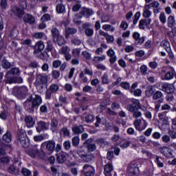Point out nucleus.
<instances>
[{
  "label": "nucleus",
  "instance_id": "obj_1",
  "mask_svg": "<svg viewBox=\"0 0 176 176\" xmlns=\"http://www.w3.org/2000/svg\"><path fill=\"white\" fill-rule=\"evenodd\" d=\"M42 97L38 94H31L23 103V107L28 113H34L35 108H39L42 104Z\"/></svg>",
  "mask_w": 176,
  "mask_h": 176
},
{
  "label": "nucleus",
  "instance_id": "obj_2",
  "mask_svg": "<svg viewBox=\"0 0 176 176\" xmlns=\"http://www.w3.org/2000/svg\"><path fill=\"white\" fill-rule=\"evenodd\" d=\"M12 94L18 100H25L30 96V89L25 85L16 86L12 88Z\"/></svg>",
  "mask_w": 176,
  "mask_h": 176
},
{
  "label": "nucleus",
  "instance_id": "obj_3",
  "mask_svg": "<svg viewBox=\"0 0 176 176\" xmlns=\"http://www.w3.org/2000/svg\"><path fill=\"white\" fill-rule=\"evenodd\" d=\"M16 142L22 145L23 148H27L30 146V139L27 138V133L24 129H18Z\"/></svg>",
  "mask_w": 176,
  "mask_h": 176
},
{
  "label": "nucleus",
  "instance_id": "obj_4",
  "mask_svg": "<svg viewBox=\"0 0 176 176\" xmlns=\"http://www.w3.org/2000/svg\"><path fill=\"white\" fill-rule=\"evenodd\" d=\"M44 149L49 153H53L56 149V141L48 140L43 142L41 145V151L43 155H45Z\"/></svg>",
  "mask_w": 176,
  "mask_h": 176
},
{
  "label": "nucleus",
  "instance_id": "obj_5",
  "mask_svg": "<svg viewBox=\"0 0 176 176\" xmlns=\"http://www.w3.org/2000/svg\"><path fill=\"white\" fill-rule=\"evenodd\" d=\"M60 90V87L57 84H52L45 92V100H50L54 98V94H57V92Z\"/></svg>",
  "mask_w": 176,
  "mask_h": 176
},
{
  "label": "nucleus",
  "instance_id": "obj_6",
  "mask_svg": "<svg viewBox=\"0 0 176 176\" xmlns=\"http://www.w3.org/2000/svg\"><path fill=\"white\" fill-rule=\"evenodd\" d=\"M141 103L138 99H131V103L126 105V109L129 112H135L141 108Z\"/></svg>",
  "mask_w": 176,
  "mask_h": 176
},
{
  "label": "nucleus",
  "instance_id": "obj_7",
  "mask_svg": "<svg viewBox=\"0 0 176 176\" xmlns=\"http://www.w3.org/2000/svg\"><path fill=\"white\" fill-rule=\"evenodd\" d=\"M159 152L162 153L165 157L168 159H170L171 157H174V153L173 150L170 149V148L167 146H161L159 148Z\"/></svg>",
  "mask_w": 176,
  "mask_h": 176
},
{
  "label": "nucleus",
  "instance_id": "obj_8",
  "mask_svg": "<svg viewBox=\"0 0 176 176\" xmlns=\"http://www.w3.org/2000/svg\"><path fill=\"white\" fill-rule=\"evenodd\" d=\"M133 124L138 131H142V130H145L146 129V126H148V122L143 120L141 121L140 119H137L134 121Z\"/></svg>",
  "mask_w": 176,
  "mask_h": 176
},
{
  "label": "nucleus",
  "instance_id": "obj_9",
  "mask_svg": "<svg viewBox=\"0 0 176 176\" xmlns=\"http://www.w3.org/2000/svg\"><path fill=\"white\" fill-rule=\"evenodd\" d=\"M136 87H138V83L137 82L132 84L131 89H129V93L135 96V97H141L142 90L141 89H135Z\"/></svg>",
  "mask_w": 176,
  "mask_h": 176
},
{
  "label": "nucleus",
  "instance_id": "obj_10",
  "mask_svg": "<svg viewBox=\"0 0 176 176\" xmlns=\"http://www.w3.org/2000/svg\"><path fill=\"white\" fill-rule=\"evenodd\" d=\"M107 55L108 57H109V61L111 65H113L115 63H116V60H118V57H116V54L115 52V50L112 48H109V50L107 52Z\"/></svg>",
  "mask_w": 176,
  "mask_h": 176
},
{
  "label": "nucleus",
  "instance_id": "obj_11",
  "mask_svg": "<svg viewBox=\"0 0 176 176\" xmlns=\"http://www.w3.org/2000/svg\"><path fill=\"white\" fill-rule=\"evenodd\" d=\"M36 130L37 133H41V131L49 130V122H45L44 121H39L38 122H37Z\"/></svg>",
  "mask_w": 176,
  "mask_h": 176
},
{
  "label": "nucleus",
  "instance_id": "obj_12",
  "mask_svg": "<svg viewBox=\"0 0 176 176\" xmlns=\"http://www.w3.org/2000/svg\"><path fill=\"white\" fill-rule=\"evenodd\" d=\"M132 36L133 39L135 41V45H142V43L145 42V36L140 37V34L138 32H133Z\"/></svg>",
  "mask_w": 176,
  "mask_h": 176
},
{
  "label": "nucleus",
  "instance_id": "obj_13",
  "mask_svg": "<svg viewBox=\"0 0 176 176\" xmlns=\"http://www.w3.org/2000/svg\"><path fill=\"white\" fill-rule=\"evenodd\" d=\"M26 153H28L30 157L35 159L36 156H39L40 153L36 146H33L30 147L28 151H26Z\"/></svg>",
  "mask_w": 176,
  "mask_h": 176
},
{
  "label": "nucleus",
  "instance_id": "obj_14",
  "mask_svg": "<svg viewBox=\"0 0 176 176\" xmlns=\"http://www.w3.org/2000/svg\"><path fill=\"white\" fill-rule=\"evenodd\" d=\"M138 165L135 163L131 164L128 166V173L129 176L137 175V171H138Z\"/></svg>",
  "mask_w": 176,
  "mask_h": 176
},
{
  "label": "nucleus",
  "instance_id": "obj_15",
  "mask_svg": "<svg viewBox=\"0 0 176 176\" xmlns=\"http://www.w3.org/2000/svg\"><path fill=\"white\" fill-rule=\"evenodd\" d=\"M26 127L31 129L35 126V119L31 116H25L24 118Z\"/></svg>",
  "mask_w": 176,
  "mask_h": 176
},
{
  "label": "nucleus",
  "instance_id": "obj_16",
  "mask_svg": "<svg viewBox=\"0 0 176 176\" xmlns=\"http://www.w3.org/2000/svg\"><path fill=\"white\" fill-rule=\"evenodd\" d=\"M11 75H20V69L18 67H12L10 70L8 71L6 74V78L8 80L12 79Z\"/></svg>",
  "mask_w": 176,
  "mask_h": 176
},
{
  "label": "nucleus",
  "instance_id": "obj_17",
  "mask_svg": "<svg viewBox=\"0 0 176 176\" xmlns=\"http://www.w3.org/2000/svg\"><path fill=\"white\" fill-rule=\"evenodd\" d=\"M36 82L37 85H46L47 83V77L45 74H37Z\"/></svg>",
  "mask_w": 176,
  "mask_h": 176
},
{
  "label": "nucleus",
  "instance_id": "obj_18",
  "mask_svg": "<svg viewBox=\"0 0 176 176\" xmlns=\"http://www.w3.org/2000/svg\"><path fill=\"white\" fill-rule=\"evenodd\" d=\"M34 74H35V70L31 71L30 68H26L25 71L24 72V74L29 76V78H28V82L29 83H32V82H34V79H35Z\"/></svg>",
  "mask_w": 176,
  "mask_h": 176
},
{
  "label": "nucleus",
  "instance_id": "obj_19",
  "mask_svg": "<svg viewBox=\"0 0 176 176\" xmlns=\"http://www.w3.org/2000/svg\"><path fill=\"white\" fill-rule=\"evenodd\" d=\"M151 23H152V19L149 18L147 19H141L139 21L140 30H145V27H149V25H151Z\"/></svg>",
  "mask_w": 176,
  "mask_h": 176
},
{
  "label": "nucleus",
  "instance_id": "obj_20",
  "mask_svg": "<svg viewBox=\"0 0 176 176\" xmlns=\"http://www.w3.org/2000/svg\"><path fill=\"white\" fill-rule=\"evenodd\" d=\"M175 74V71L171 69L170 70L166 72L164 76H162L161 79H162V80H171V79L174 78Z\"/></svg>",
  "mask_w": 176,
  "mask_h": 176
},
{
  "label": "nucleus",
  "instance_id": "obj_21",
  "mask_svg": "<svg viewBox=\"0 0 176 176\" xmlns=\"http://www.w3.org/2000/svg\"><path fill=\"white\" fill-rule=\"evenodd\" d=\"M56 160L59 164H63L67 161V153L61 151L60 153L56 154Z\"/></svg>",
  "mask_w": 176,
  "mask_h": 176
},
{
  "label": "nucleus",
  "instance_id": "obj_22",
  "mask_svg": "<svg viewBox=\"0 0 176 176\" xmlns=\"http://www.w3.org/2000/svg\"><path fill=\"white\" fill-rule=\"evenodd\" d=\"M23 21L26 24H30V25H32L35 24V17L30 14H26L23 16Z\"/></svg>",
  "mask_w": 176,
  "mask_h": 176
},
{
  "label": "nucleus",
  "instance_id": "obj_23",
  "mask_svg": "<svg viewBox=\"0 0 176 176\" xmlns=\"http://www.w3.org/2000/svg\"><path fill=\"white\" fill-rule=\"evenodd\" d=\"M34 54H38V53H41V52L45 49V44H43V41L37 42L34 45Z\"/></svg>",
  "mask_w": 176,
  "mask_h": 176
},
{
  "label": "nucleus",
  "instance_id": "obj_24",
  "mask_svg": "<svg viewBox=\"0 0 176 176\" xmlns=\"http://www.w3.org/2000/svg\"><path fill=\"white\" fill-rule=\"evenodd\" d=\"M1 65L4 69H10L14 65V64L10 63L6 58H1Z\"/></svg>",
  "mask_w": 176,
  "mask_h": 176
},
{
  "label": "nucleus",
  "instance_id": "obj_25",
  "mask_svg": "<svg viewBox=\"0 0 176 176\" xmlns=\"http://www.w3.org/2000/svg\"><path fill=\"white\" fill-rule=\"evenodd\" d=\"M164 95H163V92H162V91H156L155 92H154L153 95V100H158V102L159 103H162L163 102V101H164V99L163 98Z\"/></svg>",
  "mask_w": 176,
  "mask_h": 176
},
{
  "label": "nucleus",
  "instance_id": "obj_26",
  "mask_svg": "<svg viewBox=\"0 0 176 176\" xmlns=\"http://www.w3.org/2000/svg\"><path fill=\"white\" fill-rule=\"evenodd\" d=\"M154 94L155 90H153V85H148L146 87V90L144 91L146 97H147L148 98H151V97H153Z\"/></svg>",
  "mask_w": 176,
  "mask_h": 176
},
{
  "label": "nucleus",
  "instance_id": "obj_27",
  "mask_svg": "<svg viewBox=\"0 0 176 176\" xmlns=\"http://www.w3.org/2000/svg\"><path fill=\"white\" fill-rule=\"evenodd\" d=\"M162 91H164L165 93H167V94H173L174 92V85L173 84H168L165 83V85L164 86V89Z\"/></svg>",
  "mask_w": 176,
  "mask_h": 176
},
{
  "label": "nucleus",
  "instance_id": "obj_28",
  "mask_svg": "<svg viewBox=\"0 0 176 176\" xmlns=\"http://www.w3.org/2000/svg\"><path fill=\"white\" fill-rule=\"evenodd\" d=\"M12 12L14 13V16H16V17H19V19H21L24 14V11L19 7H14Z\"/></svg>",
  "mask_w": 176,
  "mask_h": 176
},
{
  "label": "nucleus",
  "instance_id": "obj_29",
  "mask_svg": "<svg viewBox=\"0 0 176 176\" xmlns=\"http://www.w3.org/2000/svg\"><path fill=\"white\" fill-rule=\"evenodd\" d=\"M113 170V166L111 164L108 163L104 166V175L105 176H112L111 173Z\"/></svg>",
  "mask_w": 176,
  "mask_h": 176
},
{
  "label": "nucleus",
  "instance_id": "obj_30",
  "mask_svg": "<svg viewBox=\"0 0 176 176\" xmlns=\"http://www.w3.org/2000/svg\"><path fill=\"white\" fill-rule=\"evenodd\" d=\"M78 32V30L74 28H67L65 29V36L66 39H68L69 35H74V34H76Z\"/></svg>",
  "mask_w": 176,
  "mask_h": 176
},
{
  "label": "nucleus",
  "instance_id": "obj_31",
  "mask_svg": "<svg viewBox=\"0 0 176 176\" xmlns=\"http://www.w3.org/2000/svg\"><path fill=\"white\" fill-rule=\"evenodd\" d=\"M58 126V120L56 118H53L51 120V126L50 130L52 131V133H56L57 131V127Z\"/></svg>",
  "mask_w": 176,
  "mask_h": 176
},
{
  "label": "nucleus",
  "instance_id": "obj_32",
  "mask_svg": "<svg viewBox=\"0 0 176 176\" xmlns=\"http://www.w3.org/2000/svg\"><path fill=\"white\" fill-rule=\"evenodd\" d=\"M72 130L74 134H82L85 131V128L82 125H78L73 126Z\"/></svg>",
  "mask_w": 176,
  "mask_h": 176
},
{
  "label": "nucleus",
  "instance_id": "obj_33",
  "mask_svg": "<svg viewBox=\"0 0 176 176\" xmlns=\"http://www.w3.org/2000/svg\"><path fill=\"white\" fill-rule=\"evenodd\" d=\"M8 173H10V174H14V175H17V174L20 173V168H16V165L12 164L8 168Z\"/></svg>",
  "mask_w": 176,
  "mask_h": 176
},
{
  "label": "nucleus",
  "instance_id": "obj_34",
  "mask_svg": "<svg viewBox=\"0 0 176 176\" xmlns=\"http://www.w3.org/2000/svg\"><path fill=\"white\" fill-rule=\"evenodd\" d=\"M56 13L64 14L65 13V6L63 3H58L56 7Z\"/></svg>",
  "mask_w": 176,
  "mask_h": 176
},
{
  "label": "nucleus",
  "instance_id": "obj_35",
  "mask_svg": "<svg viewBox=\"0 0 176 176\" xmlns=\"http://www.w3.org/2000/svg\"><path fill=\"white\" fill-rule=\"evenodd\" d=\"M3 141L9 144L12 142V133L10 131H7L6 133L3 135Z\"/></svg>",
  "mask_w": 176,
  "mask_h": 176
},
{
  "label": "nucleus",
  "instance_id": "obj_36",
  "mask_svg": "<svg viewBox=\"0 0 176 176\" xmlns=\"http://www.w3.org/2000/svg\"><path fill=\"white\" fill-rule=\"evenodd\" d=\"M51 34L53 41L57 39V38H58L59 36H61V35H60V31L56 28H53L52 29Z\"/></svg>",
  "mask_w": 176,
  "mask_h": 176
},
{
  "label": "nucleus",
  "instance_id": "obj_37",
  "mask_svg": "<svg viewBox=\"0 0 176 176\" xmlns=\"http://www.w3.org/2000/svg\"><path fill=\"white\" fill-rule=\"evenodd\" d=\"M85 75H89V69H85V70L84 72H82L79 76L80 78V79H82L83 83H87V77L85 76Z\"/></svg>",
  "mask_w": 176,
  "mask_h": 176
},
{
  "label": "nucleus",
  "instance_id": "obj_38",
  "mask_svg": "<svg viewBox=\"0 0 176 176\" xmlns=\"http://www.w3.org/2000/svg\"><path fill=\"white\" fill-rule=\"evenodd\" d=\"M38 58H40V60H43L44 61L47 60V59L49 58V54H47V52H38Z\"/></svg>",
  "mask_w": 176,
  "mask_h": 176
},
{
  "label": "nucleus",
  "instance_id": "obj_39",
  "mask_svg": "<svg viewBox=\"0 0 176 176\" xmlns=\"http://www.w3.org/2000/svg\"><path fill=\"white\" fill-rule=\"evenodd\" d=\"M53 42H54V43H57L58 46H63V45H65V40L63 36L57 37V38L54 40Z\"/></svg>",
  "mask_w": 176,
  "mask_h": 176
},
{
  "label": "nucleus",
  "instance_id": "obj_40",
  "mask_svg": "<svg viewBox=\"0 0 176 176\" xmlns=\"http://www.w3.org/2000/svg\"><path fill=\"white\" fill-rule=\"evenodd\" d=\"M149 9V7H147L146 5L144 6V10L142 13L143 17H145L146 19H149V16H152V12H151Z\"/></svg>",
  "mask_w": 176,
  "mask_h": 176
},
{
  "label": "nucleus",
  "instance_id": "obj_41",
  "mask_svg": "<svg viewBox=\"0 0 176 176\" xmlns=\"http://www.w3.org/2000/svg\"><path fill=\"white\" fill-rule=\"evenodd\" d=\"M175 25V18H174V16H169L168 17V27L170 28H173L174 25Z\"/></svg>",
  "mask_w": 176,
  "mask_h": 176
},
{
  "label": "nucleus",
  "instance_id": "obj_42",
  "mask_svg": "<svg viewBox=\"0 0 176 176\" xmlns=\"http://www.w3.org/2000/svg\"><path fill=\"white\" fill-rule=\"evenodd\" d=\"M80 142V138H79V136H74L72 139V146H75V148H78V146H79Z\"/></svg>",
  "mask_w": 176,
  "mask_h": 176
},
{
  "label": "nucleus",
  "instance_id": "obj_43",
  "mask_svg": "<svg viewBox=\"0 0 176 176\" xmlns=\"http://www.w3.org/2000/svg\"><path fill=\"white\" fill-rule=\"evenodd\" d=\"M78 155L84 162H89V155L85 152V151H80L78 152Z\"/></svg>",
  "mask_w": 176,
  "mask_h": 176
},
{
  "label": "nucleus",
  "instance_id": "obj_44",
  "mask_svg": "<svg viewBox=\"0 0 176 176\" xmlns=\"http://www.w3.org/2000/svg\"><path fill=\"white\" fill-rule=\"evenodd\" d=\"M161 46L165 49L166 52L171 50V45H170V42L167 41H164L161 43Z\"/></svg>",
  "mask_w": 176,
  "mask_h": 176
},
{
  "label": "nucleus",
  "instance_id": "obj_45",
  "mask_svg": "<svg viewBox=\"0 0 176 176\" xmlns=\"http://www.w3.org/2000/svg\"><path fill=\"white\" fill-rule=\"evenodd\" d=\"M71 42L73 45L79 46V45H81L82 43V40H80V38H79L78 36H73L71 39Z\"/></svg>",
  "mask_w": 176,
  "mask_h": 176
},
{
  "label": "nucleus",
  "instance_id": "obj_46",
  "mask_svg": "<svg viewBox=\"0 0 176 176\" xmlns=\"http://www.w3.org/2000/svg\"><path fill=\"white\" fill-rule=\"evenodd\" d=\"M60 133L63 134V137H69V138H71V132L67 127L62 128Z\"/></svg>",
  "mask_w": 176,
  "mask_h": 176
},
{
  "label": "nucleus",
  "instance_id": "obj_47",
  "mask_svg": "<svg viewBox=\"0 0 176 176\" xmlns=\"http://www.w3.org/2000/svg\"><path fill=\"white\" fill-rule=\"evenodd\" d=\"M155 163L157 165V167H164V164H163V158L161 157H159L157 155H155Z\"/></svg>",
  "mask_w": 176,
  "mask_h": 176
},
{
  "label": "nucleus",
  "instance_id": "obj_48",
  "mask_svg": "<svg viewBox=\"0 0 176 176\" xmlns=\"http://www.w3.org/2000/svg\"><path fill=\"white\" fill-rule=\"evenodd\" d=\"M168 134L171 140H176V128L171 126V129L168 130Z\"/></svg>",
  "mask_w": 176,
  "mask_h": 176
},
{
  "label": "nucleus",
  "instance_id": "obj_49",
  "mask_svg": "<svg viewBox=\"0 0 176 176\" xmlns=\"http://www.w3.org/2000/svg\"><path fill=\"white\" fill-rule=\"evenodd\" d=\"M69 52H71V50L68 46H63L60 50L59 53L60 54H63L65 56V54H68Z\"/></svg>",
  "mask_w": 176,
  "mask_h": 176
},
{
  "label": "nucleus",
  "instance_id": "obj_50",
  "mask_svg": "<svg viewBox=\"0 0 176 176\" xmlns=\"http://www.w3.org/2000/svg\"><path fill=\"white\" fill-rule=\"evenodd\" d=\"M102 30L104 31H111V32H115V27L109 24L103 25Z\"/></svg>",
  "mask_w": 176,
  "mask_h": 176
},
{
  "label": "nucleus",
  "instance_id": "obj_51",
  "mask_svg": "<svg viewBox=\"0 0 176 176\" xmlns=\"http://www.w3.org/2000/svg\"><path fill=\"white\" fill-rule=\"evenodd\" d=\"M141 75L144 76L148 75V67L145 65H142L140 68Z\"/></svg>",
  "mask_w": 176,
  "mask_h": 176
},
{
  "label": "nucleus",
  "instance_id": "obj_52",
  "mask_svg": "<svg viewBox=\"0 0 176 176\" xmlns=\"http://www.w3.org/2000/svg\"><path fill=\"white\" fill-rule=\"evenodd\" d=\"M8 6H9V4H8V0L0 1V8L1 10H6V9H8Z\"/></svg>",
  "mask_w": 176,
  "mask_h": 176
},
{
  "label": "nucleus",
  "instance_id": "obj_53",
  "mask_svg": "<svg viewBox=\"0 0 176 176\" xmlns=\"http://www.w3.org/2000/svg\"><path fill=\"white\" fill-rule=\"evenodd\" d=\"M91 142H93V138L89 139V152H94L97 148L96 144Z\"/></svg>",
  "mask_w": 176,
  "mask_h": 176
},
{
  "label": "nucleus",
  "instance_id": "obj_54",
  "mask_svg": "<svg viewBox=\"0 0 176 176\" xmlns=\"http://www.w3.org/2000/svg\"><path fill=\"white\" fill-rule=\"evenodd\" d=\"M8 80H10L11 83H23V78L20 76L12 78Z\"/></svg>",
  "mask_w": 176,
  "mask_h": 176
},
{
  "label": "nucleus",
  "instance_id": "obj_55",
  "mask_svg": "<svg viewBox=\"0 0 176 176\" xmlns=\"http://www.w3.org/2000/svg\"><path fill=\"white\" fill-rule=\"evenodd\" d=\"M29 67L28 68H33V69H35V68H39V63L36 60H33V61H31L30 63H29V65H28Z\"/></svg>",
  "mask_w": 176,
  "mask_h": 176
},
{
  "label": "nucleus",
  "instance_id": "obj_56",
  "mask_svg": "<svg viewBox=\"0 0 176 176\" xmlns=\"http://www.w3.org/2000/svg\"><path fill=\"white\" fill-rule=\"evenodd\" d=\"M140 17H141V12H136L133 16V25H135L137 23H138V21L140 20Z\"/></svg>",
  "mask_w": 176,
  "mask_h": 176
},
{
  "label": "nucleus",
  "instance_id": "obj_57",
  "mask_svg": "<svg viewBox=\"0 0 176 176\" xmlns=\"http://www.w3.org/2000/svg\"><path fill=\"white\" fill-rule=\"evenodd\" d=\"M162 142H164V144H170V142L171 141V137L170 135H164L162 138Z\"/></svg>",
  "mask_w": 176,
  "mask_h": 176
},
{
  "label": "nucleus",
  "instance_id": "obj_58",
  "mask_svg": "<svg viewBox=\"0 0 176 176\" xmlns=\"http://www.w3.org/2000/svg\"><path fill=\"white\" fill-rule=\"evenodd\" d=\"M87 168H89V164H85L81 171V176H89V170H87Z\"/></svg>",
  "mask_w": 176,
  "mask_h": 176
},
{
  "label": "nucleus",
  "instance_id": "obj_59",
  "mask_svg": "<svg viewBox=\"0 0 176 176\" xmlns=\"http://www.w3.org/2000/svg\"><path fill=\"white\" fill-rule=\"evenodd\" d=\"M120 86L122 89H124V90H129V91L130 89H131V87H130V82H122Z\"/></svg>",
  "mask_w": 176,
  "mask_h": 176
},
{
  "label": "nucleus",
  "instance_id": "obj_60",
  "mask_svg": "<svg viewBox=\"0 0 176 176\" xmlns=\"http://www.w3.org/2000/svg\"><path fill=\"white\" fill-rule=\"evenodd\" d=\"M107 58V56L105 55H102L101 56H95L94 58V61L95 63H100V61H104Z\"/></svg>",
  "mask_w": 176,
  "mask_h": 176
},
{
  "label": "nucleus",
  "instance_id": "obj_61",
  "mask_svg": "<svg viewBox=\"0 0 176 176\" xmlns=\"http://www.w3.org/2000/svg\"><path fill=\"white\" fill-rule=\"evenodd\" d=\"M63 148L65 151H69L71 149V141L66 140L63 142Z\"/></svg>",
  "mask_w": 176,
  "mask_h": 176
},
{
  "label": "nucleus",
  "instance_id": "obj_62",
  "mask_svg": "<svg viewBox=\"0 0 176 176\" xmlns=\"http://www.w3.org/2000/svg\"><path fill=\"white\" fill-rule=\"evenodd\" d=\"M50 20H51V18L50 14H45L41 18V21H42V23H45V21H50Z\"/></svg>",
  "mask_w": 176,
  "mask_h": 176
},
{
  "label": "nucleus",
  "instance_id": "obj_63",
  "mask_svg": "<svg viewBox=\"0 0 176 176\" xmlns=\"http://www.w3.org/2000/svg\"><path fill=\"white\" fill-rule=\"evenodd\" d=\"M52 76L53 79H58L60 78V72L58 70H52Z\"/></svg>",
  "mask_w": 176,
  "mask_h": 176
},
{
  "label": "nucleus",
  "instance_id": "obj_64",
  "mask_svg": "<svg viewBox=\"0 0 176 176\" xmlns=\"http://www.w3.org/2000/svg\"><path fill=\"white\" fill-rule=\"evenodd\" d=\"M21 174H23V176H30L31 175V170L26 168H23L21 170Z\"/></svg>",
  "mask_w": 176,
  "mask_h": 176
}]
</instances>
